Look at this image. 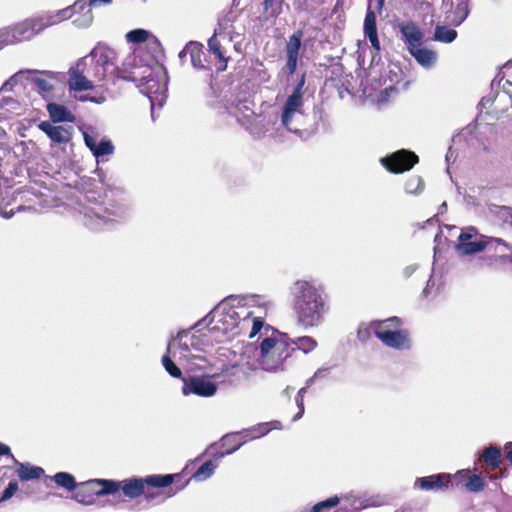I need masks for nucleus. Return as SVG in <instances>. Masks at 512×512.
<instances>
[{"mask_svg": "<svg viewBox=\"0 0 512 512\" xmlns=\"http://www.w3.org/2000/svg\"><path fill=\"white\" fill-rule=\"evenodd\" d=\"M124 70L116 65L115 50L99 43L69 69L68 87L74 92L91 90L96 82L121 78Z\"/></svg>", "mask_w": 512, "mask_h": 512, "instance_id": "nucleus-1", "label": "nucleus"}, {"mask_svg": "<svg viewBox=\"0 0 512 512\" xmlns=\"http://www.w3.org/2000/svg\"><path fill=\"white\" fill-rule=\"evenodd\" d=\"M297 322L304 328L318 327L329 310L325 285L315 279H298L290 287Z\"/></svg>", "mask_w": 512, "mask_h": 512, "instance_id": "nucleus-2", "label": "nucleus"}, {"mask_svg": "<svg viewBox=\"0 0 512 512\" xmlns=\"http://www.w3.org/2000/svg\"><path fill=\"white\" fill-rule=\"evenodd\" d=\"M241 303H220L211 313V320L206 326L207 331L216 342H224L236 335L242 334V328L247 327L245 318L252 316L253 311L248 307L249 303H259V296H251Z\"/></svg>", "mask_w": 512, "mask_h": 512, "instance_id": "nucleus-3", "label": "nucleus"}, {"mask_svg": "<svg viewBox=\"0 0 512 512\" xmlns=\"http://www.w3.org/2000/svg\"><path fill=\"white\" fill-rule=\"evenodd\" d=\"M200 331H180L168 342V353L191 371L205 370L209 366L207 347L214 339L207 330L198 334Z\"/></svg>", "mask_w": 512, "mask_h": 512, "instance_id": "nucleus-4", "label": "nucleus"}, {"mask_svg": "<svg viewBox=\"0 0 512 512\" xmlns=\"http://www.w3.org/2000/svg\"><path fill=\"white\" fill-rule=\"evenodd\" d=\"M293 351L294 348L289 347V337L272 330V335L266 336L260 344L258 356L260 368L270 373L284 371Z\"/></svg>", "mask_w": 512, "mask_h": 512, "instance_id": "nucleus-5", "label": "nucleus"}, {"mask_svg": "<svg viewBox=\"0 0 512 512\" xmlns=\"http://www.w3.org/2000/svg\"><path fill=\"white\" fill-rule=\"evenodd\" d=\"M119 201L109 200L105 205L94 204L84 209L83 221L86 227L94 231H100L112 227L116 222L126 218L130 205L124 193Z\"/></svg>", "mask_w": 512, "mask_h": 512, "instance_id": "nucleus-6", "label": "nucleus"}, {"mask_svg": "<svg viewBox=\"0 0 512 512\" xmlns=\"http://www.w3.org/2000/svg\"><path fill=\"white\" fill-rule=\"evenodd\" d=\"M121 79L139 83L138 86L142 87V90L148 95L151 103V113L154 117V109L157 105L161 108L166 99L167 92V73L159 67L154 72H151L148 68L144 71H140L136 68L131 71L124 70V74L120 75Z\"/></svg>", "mask_w": 512, "mask_h": 512, "instance_id": "nucleus-7", "label": "nucleus"}, {"mask_svg": "<svg viewBox=\"0 0 512 512\" xmlns=\"http://www.w3.org/2000/svg\"><path fill=\"white\" fill-rule=\"evenodd\" d=\"M174 480V476L167 475H149L145 478L131 477L121 481L107 479L103 482V493L114 495L118 491H122L123 495L130 499L140 497L145 493V486L163 488L169 486Z\"/></svg>", "mask_w": 512, "mask_h": 512, "instance_id": "nucleus-8", "label": "nucleus"}, {"mask_svg": "<svg viewBox=\"0 0 512 512\" xmlns=\"http://www.w3.org/2000/svg\"><path fill=\"white\" fill-rule=\"evenodd\" d=\"M308 121L309 116L306 113L304 98L287 96L281 107L280 127L276 129V132L283 128L298 136H302Z\"/></svg>", "mask_w": 512, "mask_h": 512, "instance_id": "nucleus-9", "label": "nucleus"}, {"mask_svg": "<svg viewBox=\"0 0 512 512\" xmlns=\"http://www.w3.org/2000/svg\"><path fill=\"white\" fill-rule=\"evenodd\" d=\"M401 325L398 317H391L382 321H376L373 333L381 342L396 350H408L411 348V340L407 330L397 329Z\"/></svg>", "mask_w": 512, "mask_h": 512, "instance_id": "nucleus-10", "label": "nucleus"}, {"mask_svg": "<svg viewBox=\"0 0 512 512\" xmlns=\"http://www.w3.org/2000/svg\"><path fill=\"white\" fill-rule=\"evenodd\" d=\"M494 244H500L506 249L511 247L505 240L481 235L475 227L469 226L461 231L455 249L460 255L467 256L482 252L486 248H492Z\"/></svg>", "mask_w": 512, "mask_h": 512, "instance_id": "nucleus-11", "label": "nucleus"}, {"mask_svg": "<svg viewBox=\"0 0 512 512\" xmlns=\"http://www.w3.org/2000/svg\"><path fill=\"white\" fill-rule=\"evenodd\" d=\"M25 80L31 85L32 90L45 100H50L53 98L55 87L60 81V74L46 70H26Z\"/></svg>", "mask_w": 512, "mask_h": 512, "instance_id": "nucleus-12", "label": "nucleus"}, {"mask_svg": "<svg viewBox=\"0 0 512 512\" xmlns=\"http://www.w3.org/2000/svg\"><path fill=\"white\" fill-rule=\"evenodd\" d=\"M38 33L40 32L38 31L34 17H32L15 25L0 29V41L5 47L30 40Z\"/></svg>", "mask_w": 512, "mask_h": 512, "instance_id": "nucleus-13", "label": "nucleus"}, {"mask_svg": "<svg viewBox=\"0 0 512 512\" xmlns=\"http://www.w3.org/2000/svg\"><path fill=\"white\" fill-rule=\"evenodd\" d=\"M103 482H107V479H90L82 482L71 498L82 505H93L95 503V496L103 497L109 495V493H103L104 485Z\"/></svg>", "mask_w": 512, "mask_h": 512, "instance_id": "nucleus-14", "label": "nucleus"}, {"mask_svg": "<svg viewBox=\"0 0 512 512\" xmlns=\"http://www.w3.org/2000/svg\"><path fill=\"white\" fill-rule=\"evenodd\" d=\"M381 164L391 173H403L418 163V156L409 150L401 149L381 158Z\"/></svg>", "mask_w": 512, "mask_h": 512, "instance_id": "nucleus-15", "label": "nucleus"}, {"mask_svg": "<svg viewBox=\"0 0 512 512\" xmlns=\"http://www.w3.org/2000/svg\"><path fill=\"white\" fill-rule=\"evenodd\" d=\"M86 2L84 0H77L71 6L60 9L54 12H47L45 14L34 17L36 26L39 32H42L49 26L56 25L64 20L70 19L74 16L75 10H83Z\"/></svg>", "mask_w": 512, "mask_h": 512, "instance_id": "nucleus-16", "label": "nucleus"}, {"mask_svg": "<svg viewBox=\"0 0 512 512\" xmlns=\"http://www.w3.org/2000/svg\"><path fill=\"white\" fill-rule=\"evenodd\" d=\"M182 393L185 396L194 394L200 397H212L217 392V384L208 377L182 378Z\"/></svg>", "mask_w": 512, "mask_h": 512, "instance_id": "nucleus-17", "label": "nucleus"}, {"mask_svg": "<svg viewBox=\"0 0 512 512\" xmlns=\"http://www.w3.org/2000/svg\"><path fill=\"white\" fill-rule=\"evenodd\" d=\"M397 28L408 51L422 45L424 33L414 21H400L397 23Z\"/></svg>", "mask_w": 512, "mask_h": 512, "instance_id": "nucleus-18", "label": "nucleus"}, {"mask_svg": "<svg viewBox=\"0 0 512 512\" xmlns=\"http://www.w3.org/2000/svg\"><path fill=\"white\" fill-rule=\"evenodd\" d=\"M302 36L303 32L298 30L289 36L286 44V63L282 70L288 73V75H293L296 72Z\"/></svg>", "mask_w": 512, "mask_h": 512, "instance_id": "nucleus-19", "label": "nucleus"}, {"mask_svg": "<svg viewBox=\"0 0 512 512\" xmlns=\"http://www.w3.org/2000/svg\"><path fill=\"white\" fill-rule=\"evenodd\" d=\"M452 483V476L448 473H439L425 477H419L414 482V487L423 491H444Z\"/></svg>", "mask_w": 512, "mask_h": 512, "instance_id": "nucleus-20", "label": "nucleus"}, {"mask_svg": "<svg viewBox=\"0 0 512 512\" xmlns=\"http://www.w3.org/2000/svg\"><path fill=\"white\" fill-rule=\"evenodd\" d=\"M83 138L85 145L92 152L97 163L104 161L105 156H109L114 153L115 147L109 139L103 138L99 143H97L96 137L89 134L87 131L83 132Z\"/></svg>", "mask_w": 512, "mask_h": 512, "instance_id": "nucleus-21", "label": "nucleus"}, {"mask_svg": "<svg viewBox=\"0 0 512 512\" xmlns=\"http://www.w3.org/2000/svg\"><path fill=\"white\" fill-rule=\"evenodd\" d=\"M188 55L190 56V62L194 68H196V69H205L206 68L205 59H203L204 52H203L202 44H200L198 42H194V41L187 43L186 46L179 52V58L182 62H184L185 58Z\"/></svg>", "mask_w": 512, "mask_h": 512, "instance_id": "nucleus-22", "label": "nucleus"}, {"mask_svg": "<svg viewBox=\"0 0 512 512\" xmlns=\"http://www.w3.org/2000/svg\"><path fill=\"white\" fill-rule=\"evenodd\" d=\"M373 5H368L367 12L364 19V34L365 37L368 38L369 42L373 49L377 52L381 50L380 42L377 34V25H376V12Z\"/></svg>", "mask_w": 512, "mask_h": 512, "instance_id": "nucleus-23", "label": "nucleus"}, {"mask_svg": "<svg viewBox=\"0 0 512 512\" xmlns=\"http://www.w3.org/2000/svg\"><path fill=\"white\" fill-rule=\"evenodd\" d=\"M38 127L55 143L65 144L71 139L69 129L63 126H55L48 121H42Z\"/></svg>", "mask_w": 512, "mask_h": 512, "instance_id": "nucleus-24", "label": "nucleus"}, {"mask_svg": "<svg viewBox=\"0 0 512 512\" xmlns=\"http://www.w3.org/2000/svg\"><path fill=\"white\" fill-rule=\"evenodd\" d=\"M457 4L453 10L447 13L446 20L454 26L464 22L469 14L468 0H456Z\"/></svg>", "mask_w": 512, "mask_h": 512, "instance_id": "nucleus-25", "label": "nucleus"}, {"mask_svg": "<svg viewBox=\"0 0 512 512\" xmlns=\"http://www.w3.org/2000/svg\"><path fill=\"white\" fill-rule=\"evenodd\" d=\"M17 465L16 473L21 481L39 479L44 474V469L33 466L29 463H21L15 460Z\"/></svg>", "mask_w": 512, "mask_h": 512, "instance_id": "nucleus-26", "label": "nucleus"}, {"mask_svg": "<svg viewBox=\"0 0 512 512\" xmlns=\"http://www.w3.org/2000/svg\"><path fill=\"white\" fill-rule=\"evenodd\" d=\"M409 53L415 58V60L424 68L432 67L437 59V55L434 51L416 46L414 49H410Z\"/></svg>", "mask_w": 512, "mask_h": 512, "instance_id": "nucleus-27", "label": "nucleus"}, {"mask_svg": "<svg viewBox=\"0 0 512 512\" xmlns=\"http://www.w3.org/2000/svg\"><path fill=\"white\" fill-rule=\"evenodd\" d=\"M279 428H280V423L275 421V422H271V423H260L251 428L242 430L241 433L243 435H246L247 437H250V439H257V438H260V437L266 435L272 429H279Z\"/></svg>", "mask_w": 512, "mask_h": 512, "instance_id": "nucleus-28", "label": "nucleus"}, {"mask_svg": "<svg viewBox=\"0 0 512 512\" xmlns=\"http://www.w3.org/2000/svg\"><path fill=\"white\" fill-rule=\"evenodd\" d=\"M47 111L53 122L71 121L73 118L70 111L65 106L60 104L48 103Z\"/></svg>", "mask_w": 512, "mask_h": 512, "instance_id": "nucleus-29", "label": "nucleus"}, {"mask_svg": "<svg viewBox=\"0 0 512 512\" xmlns=\"http://www.w3.org/2000/svg\"><path fill=\"white\" fill-rule=\"evenodd\" d=\"M245 320H248V323L246 328H242V334L247 333L249 338H253L264 328V334L268 336L267 332L270 327H264L263 321L260 317L254 316L253 313L252 316H248V318H245Z\"/></svg>", "mask_w": 512, "mask_h": 512, "instance_id": "nucleus-30", "label": "nucleus"}, {"mask_svg": "<svg viewBox=\"0 0 512 512\" xmlns=\"http://www.w3.org/2000/svg\"><path fill=\"white\" fill-rule=\"evenodd\" d=\"M481 458L487 466L498 468L501 464L500 449L494 445H490L483 450Z\"/></svg>", "mask_w": 512, "mask_h": 512, "instance_id": "nucleus-31", "label": "nucleus"}, {"mask_svg": "<svg viewBox=\"0 0 512 512\" xmlns=\"http://www.w3.org/2000/svg\"><path fill=\"white\" fill-rule=\"evenodd\" d=\"M317 346V342L314 338L310 336H302L296 339L289 338V347L295 349H299L304 353H309L314 350Z\"/></svg>", "mask_w": 512, "mask_h": 512, "instance_id": "nucleus-32", "label": "nucleus"}, {"mask_svg": "<svg viewBox=\"0 0 512 512\" xmlns=\"http://www.w3.org/2000/svg\"><path fill=\"white\" fill-rule=\"evenodd\" d=\"M59 487L65 488L68 491H75L77 482L75 477L68 472H58L50 477Z\"/></svg>", "mask_w": 512, "mask_h": 512, "instance_id": "nucleus-33", "label": "nucleus"}, {"mask_svg": "<svg viewBox=\"0 0 512 512\" xmlns=\"http://www.w3.org/2000/svg\"><path fill=\"white\" fill-rule=\"evenodd\" d=\"M0 110L20 114L22 110V103L19 99L13 96L4 95V93H0Z\"/></svg>", "mask_w": 512, "mask_h": 512, "instance_id": "nucleus-34", "label": "nucleus"}, {"mask_svg": "<svg viewBox=\"0 0 512 512\" xmlns=\"http://www.w3.org/2000/svg\"><path fill=\"white\" fill-rule=\"evenodd\" d=\"M78 14L72 21L73 25L78 28H88L93 22V14L91 11V7L86 3L85 8L83 10H75L74 15Z\"/></svg>", "mask_w": 512, "mask_h": 512, "instance_id": "nucleus-35", "label": "nucleus"}, {"mask_svg": "<svg viewBox=\"0 0 512 512\" xmlns=\"http://www.w3.org/2000/svg\"><path fill=\"white\" fill-rule=\"evenodd\" d=\"M150 33V31L142 28L133 29L125 34V40L129 44L146 43Z\"/></svg>", "mask_w": 512, "mask_h": 512, "instance_id": "nucleus-36", "label": "nucleus"}, {"mask_svg": "<svg viewBox=\"0 0 512 512\" xmlns=\"http://www.w3.org/2000/svg\"><path fill=\"white\" fill-rule=\"evenodd\" d=\"M457 37V32L454 29L447 28L445 26L437 25L434 33V40L443 42V43H451Z\"/></svg>", "mask_w": 512, "mask_h": 512, "instance_id": "nucleus-37", "label": "nucleus"}, {"mask_svg": "<svg viewBox=\"0 0 512 512\" xmlns=\"http://www.w3.org/2000/svg\"><path fill=\"white\" fill-rule=\"evenodd\" d=\"M216 467L217 465L212 460L206 461L193 474V479L196 481H204L210 478L213 475Z\"/></svg>", "mask_w": 512, "mask_h": 512, "instance_id": "nucleus-38", "label": "nucleus"}, {"mask_svg": "<svg viewBox=\"0 0 512 512\" xmlns=\"http://www.w3.org/2000/svg\"><path fill=\"white\" fill-rule=\"evenodd\" d=\"M172 353H168V349L166 350V353L162 356L161 362L166 370V372L174 377V378H182V372L180 368L174 363L172 360Z\"/></svg>", "mask_w": 512, "mask_h": 512, "instance_id": "nucleus-39", "label": "nucleus"}, {"mask_svg": "<svg viewBox=\"0 0 512 512\" xmlns=\"http://www.w3.org/2000/svg\"><path fill=\"white\" fill-rule=\"evenodd\" d=\"M208 46H209V50L211 52H213L215 54V56L220 59V65L218 67V70H220V71L225 70L227 67V58H225V56L221 50V46H220L218 39L216 38V35H213L208 40Z\"/></svg>", "mask_w": 512, "mask_h": 512, "instance_id": "nucleus-40", "label": "nucleus"}, {"mask_svg": "<svg viewBox=\"0 0 512 512\" xmlns=\"http://www.w3.org/2000/svg\"><path fill=\"white\" fill-rule=\"evenodd\" d=\"M26 70H20L12 75L7 81H5L0 87V93H6L13 90L14 86L25 80Z\"/></svg>", "mask_w": 512, "mask_h": 512, "instance_id": "nucleus-41", "label": "nucleus"}, {"mask_svg": "<svg viewBox=\"0 0 512 512\" xmlns=\"http://www.w3.org/2000/svg\"><path fill=\"white\" fill-rule=\"evenodd\" d=\"M424 189V181L419 176L410 177L405 183V191L408 194H420Z\"/></svg>", "mask_w": 512, "mask_h": 512, "instance_id": "nucleus-42", "label": "nucleus"}, {"mask_svg": "<svg viewBox=\"0 0 512 512\" xmlns=\"http://www.w3.org/2000/svg\"><path fill=\"white\" fill-rule=\"evenodd\" d=\"M340 503V499L337 496L330 497L324 501L315 504L312 507L311 512H323L326 509L333 508Z\"/></svg>", "mask_w": 512, "mask_h": 512, "instance_id": "nucleus-43", "label": "nucleus"}, {"mask_svg": "<svg viewBox=\"0 0 512 512\" xmlns=\"http://www.w3.org/2000/svg\"><path fill=\"white\" fill-rule=\"evenodd\" d=\"M148 48L151 50L153 57L157 58L158 56L163 54V47L159 39L153 34L150 33L149 38L146 42Z\"/></svg>", "mask_w": 512, "mask_h": 512, "instance_id": "nucleus-44", "label": "nucleus"}, {"mask_svg": "<svg viewBox=\"0 0 512 512\" xmlns=\"http://www.w3.org/2000/svg\"><path fill=\"white\" fill-rule=\"evenodd\" d=\"M465 487L471 492H479L483 490L484 482L480 476L472 475L466 482Z\"/></svg>", "mask_w": 512, "mask_h": 512, "instance_id": "nucleus-45", "label": "nucleus"}, {"mask_svg": "<svg viewBox=\"0 0 512 512\" xmlns=\"http://www.w3.org/2000/svg\"><path fill=\"white\" fill-rule=\"evenodd\" d=\"M284 0H264V9L269 11L270 16H278L281 12L282 3Z\"/></svg>", "mask_w": 512, "mask_h": 512, "instance_id": "nucleus-46", "label": "nucleus"}, {"mask_svg": "<svg viewBox=\"0 0 512 512\" xmlns=\"http://www.w3.org/2000/svg\"><path fill=\"white\" fill-rule=\"evenodd\" d=\"M307 391V387H302L298 393H297V397H296V405L299 409L298 413L293 417L292 421H297L299 420L303 413H304V395Z\"/></svg>", "mask_w": 512, "mask_h": 512, "instance_id": "nucleus-47", "label": "nucleus"}, {"mask_svg": "<svg viewBox=\"0 0 512 512\" xmlns=\"http://www.w3.org/2000/svg\"><path fill=\"white\" fill-rule=\"evenodd\" d=\"M375 322H372L370 325L361 324L357 331V337L361 342H366L371 333L373 332V326Z\"/></svg>", "mask_w": 512, "mask_h": 512, "instance_id": "nucleus-48", "label": "nucleus"}, {"mask_svg": "<svg viewBox=\"0 0 512 512\" xmlns=\"http://www.w3.org/2000/svg\"><path fill=\"white\" fill-rule=\"evenodd\" d=\"M240 435H243L241 433V431L240 432H234V433L226 434L221 439L222 446L223 447L231 446L230 448L234 447L240 441L239 440Z\"/></svg>", "mask_w": 512, "mask_h": 512, "instance_id": "nucleus-49", "label": "nucleus"}, {"mask_svg": "<svg viewBox=\"0 0 512 512\" xmlns=\"http://www.w3.org/2000/svg\"><path fill=\"white\" fill-rule=\"evenodd\" d=\"M239 442L232 448H228L224 452H219L216 454V458H222L226 455L232 454L236 450H238L244 443H246L248 440H251L250 437H247L246 435H240Z\"/></svg>", "mask_w": 512, "mask_h": 512, "instance_id": "nucleus-50", "label": "nucleus"}, {"mask_svg": "<svg viewBox=\"0 0 512 512\" xmlns=\"http://www.w3.org/2000/svg\"><path fill=\"white\" fill-rule=\"evenodd\" d=\"M19 489L17 482H10L2 493L0 501H6L10 499Z\"/></svg>", "mask_w": 512, "mask_h": 512, "instance_id": "nucleus-51", "label": "nucleus"}, {"mask_svg": "<svg viewBox=\"0 0 512 512\" xmlns=\"http://www.w3.org/2000/svg\"><path fill=\"white\" fill-rule=\"evenodd\" d=\"M306 76L302 74L297 85L293 88L292 93L289 96H296L297 98H304L303 88L305 85Z\"/></svg>", "mask_w": 512, "mask_h": 512, "instance_id": "nucleus-52", "label": "nucleus"}, {"mask_svg": "<svg viewBox=\"0 0 512 512\" xmlns=\"http://www.w3.org/2000/svg\"><path fill=\"white\" fill-rule=\"evenodd\" d=\"M417 269H418V265H416V264L406 266L402 272L404 278H409Z\"/></svg>", "mask_w": 512, "mask_h": 512, "instance_id": "nucleus-53", "label": "nucleus"}, {"mask_svg": "<svg viewBox=\"0 0 512 512\" xmlns=\"http://www.w3.org/2000/svg\"><path fill=\"white\" fill-rule=\"evenodd\" d=\"M2 455L10 456L14 462L16 460L15 457L11 454L9 446L0 442V456Z\"/></svg>", "mask_w": 512, "mask_h": 512, "instance_id": "nucleus-54", "label": "nucleus"}, {"mask_svg": "<svg viewBox=\"0 0 512 512\" xmlns=\"http://www.w3.org/2000/svg\"><path fill=\"white\" fill-rule=\"evenodd\" d=\"M504 452H505L506 459L512 465V442H508L505 444Z\"/></svg>", "mask_w": 512, "mask_h": 512, "instance_id": "nucleus-55", "label": "nucleus"}, {"mask_svg": "<svg viewBox=\"0 0 512 512\" xmlns=\"http://www.w3.org/2000/svg\"><path fill=\"white\" fill-rule=\"evenodd\" d=\"M384 2H385V0H369L368 5H373L375 10H377L378 12H381L383 9V6H384Z\"/></svg>", "mask_w": 512, "mask_h": 512, "instance_id": "nucleus-56", "label": "nucleus"}, {"mask_svg": "<svg viewBox=\"0 0 512 512\" xmlns=\"http://www.w3.org/2000/svg\"><path fill=\"white\" fill-rule=\"evenodd\" d=\"M323 372H325V369H318V370L314 373V375H313L312 377H310L309 379H307V381H306V386H305V387H307V388H308V387H310V386L315 382V380L318 378V374H321V373H323Z\"/></svg>", "mask_w": 512, "mask_h": 512, "instance_id": "nucleus-57", "label": "nucleus"}, {"mask_svg": "<svg viewBox=\"0 0 512 512\" xmlns=\"http://www.w3.org/2000/svg\"><path fill=\"white\" fill-rule=\"evenodd\" d=\"M110 2L111 0H90L87 4L89 7H96L102 4H109Z\"/></svg>", "mask_w": 512, "mask_h": 512, "instance_id": "nucleus-58", "label": "nucleus"}, {"mask_svg": "<svg viewBox=\"0 0 512 512\" xmlns=\"http://www.w3.org/2000/svg\"><path fill=\"white\" fill-rule=\"evenodd\" d=\"M487 249L490 251H494L496 253H503L505 251H510V249H506L505 247H503L500 244H494V245H492V248H487Z\"/></svg>", "mask_w": 512, "mask_h": 512, "instance_id": "nucleus-59", "label": "nucleus"}, {"mask_svg": "<svg viewBox=\"0 0 512 512\" xmlns=\"http://www.w3.org/2000/svg\"><path fill=\"white\" fill-rule=\"evenodd\" d=\"M15 214L14 210L11 209L9 211H6L2 208H0V215L5 218V219H10L11 217H13V215Z\"/></svg>", "mask_w": 512, "mask_h": 512, "instance_id": "nucleus-60", "label": "nucleus"}, {"mask_svg": "<svg viewBox=\"0 0 512 512\" xmlns=\"http://www.w3.org/2000/svg\"><path fill=\"white\" fill-rule=\"evenodd\" d=\"M88 101L90 102H94L96 104H102L105 102V97L103 96H100V97H92V96H89V99Z\"/></svg>", "mask_w": 512, "mask_h": 512, "instance_id": "nucleus-61", "label": "nucleus"}, {"mask_svg": "<svg viewBox=\"0 0 512 512\" xmlns=\"http://www.w3.org/2000/svg\"><path fill=\"white\" fill-rule=\"evenodd\" d=\"M135 61V56L134 55H129L125 62L123 63L124 67H128L130 65H132V63Z\"/></svg>", "mask_w": 512, "mask_h": 512, "instance_id": "nucleus-62", "label": "nucleus"}, {"mask_svg": "<svg viewBox=\"0 0 512 512\" xmlns=\"http://www.w3.org/2000/svg\"><path fill=\"white\" fill-rule=\"evenodd\" d=\"M293 391V388L290 387V386H287L284 390H283V395H285L286 397L290 398V394L291 392Z\"/></svg>", "mask_w": 512, "mask_h": 512, "instance_id": "nucleus-63", "label": "nucleus"}, {"mask_svg": "<svg viewBox=\"0 0 512 512\" xmlns=\"http://www.w3.org/2000/svg\"><path fill=\"white\" fill-rule=\"evenodd\" d=\"M340 511L341 512H357L358 511V508H354L352 511L348 510L346 507L342 506L340 508Z\"/></svg>", "mask_w": 512, "mask_h": 512, "instance_id": "nucleus-64", "label": "nucleus"}]
</instances>
